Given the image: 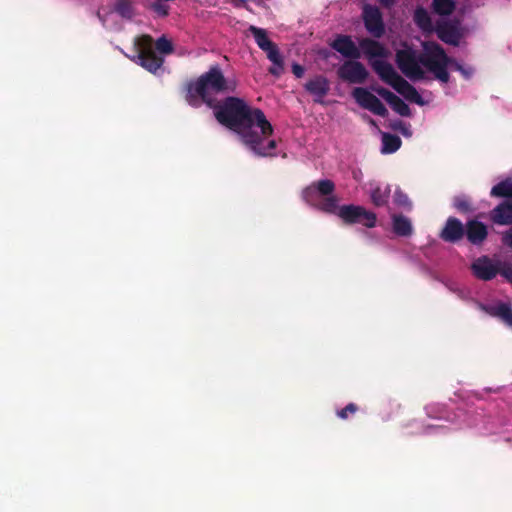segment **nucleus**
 Returning a JSON list of instances; mask_svg holds the SVG:
<instances>
[{
    "label": "nucleus",
    "instance_id": "1",
    "mask_svg": "<svg viewBox=\"0 0 512 512\" xmlns=\"http://www.w3.org/2000/svg\"><path fill=\"white\" fill-rule=\"evenodd\" d=\"M214 115L219 123L237 133L241 142L256 156L276 155L273 127L260 109L251 108L240 98L228 97L222 104L214 106Z\"/></svg>",
    "mask_w": 512,
    "mask_h": 512
},
{
    "label": "nucleus",
    "instance_id": "2",
    "mask_svg": "<svg viewBox=\"0 0 512 512\" xmlns=\"http://www.w3.org/2000/svg\"><path fill=\"white\" fill-rule=\"evenodd\" d=\"M422 52L404 46L396 53V62L402 73L412 81L424 79L430 72L442 83L449 81L448 67L462 74L465 79L473 75V68L464 66L448 57L444 49L435 42H424Z\"/></svg>",
    "mask_w": 512,
    "mask_h": 512
},
{
    "label": "nucleus",
    "instance_id": "3",
    "mask_svg": "<svg viewBox=\"0 0 512 512\" xmlns=\"http://www.w3.org/2000/svg\"><path fill=\"white\" fill-rule=\"evenodd\" d=\"M359 48L368 58L370 65L381 80L390 85L406 100L418 105L425 104L418 91L402 78L391 64L386 62L387 51L379 42L368 38L362 39L359 42Z\"/></svg>",
    "mask_w": 512,
    "mask_h": 512
},
{
    "label": "nucleus",
    "instance_id": "4",
    "mask_svg": "<svg viewBox=\"0 0 512 512\" xmlns=\"http://www.w3.org/2000/svg\"><path fill=\"white\" fill-rule=\"evenodd\" d=\"M236 88L237 81L226 79L221 68L213 65L197 81L188 86L186 99L191 106L197 107L201 102H205L212 107L219 94L234 92Z\"/></svg>",
    "mask_w": 512,
    "mask_h": 512
},
{
    "label": "nucleus",
    "instance_id": "5",
    "mask_svg": "<svg viewBox=\"0 0 512 512\" xmlns=\"http://www.w3.org/2000/svg\"><path fill=\"white\" fill-rule=\"evenodd\" d=\"M134 45L138 51L132 60L151 73H156L162 66L164 59L157 56L153 49V39L149 35L135 38Z\"/></svg>",
    "mask_w": 512,
    "mask_h": 512
},
{
    "label": "nucleus",
    "instance_id": "6",
    "mask_svg": "<svg viewBox=\"0 0 512 512\" xmlns=\"http://www.w3.org/2000/svg\"><path fill=\"white\" fill-rule=\"evenodd\" d=\"M119 15L123 19L130 20L134 16V8L131 2L127 0H117L113 8H100L97 12L99 20L106 28H113L116 24L115 15Z\"/></svg>",
    "mask_w": 512,
    "mask_h": 512
},
{
    "label": "nucleus",
    "instance_id": "7",
    "mask_svg": "<svg viewBox=\"0 0 512 512\" xmlns=\"http://www.w3.org/2000/svg\"><path fill=\"white\" fill-rule=\"evenodd\" d=\"M338 216L348 223H363L366 227H374L376 215L365 208L356 205L339 207Z\"/></svg>",
    "mask_w": 512,
    "mask_h": 512
},
{
    "label": "nucleus",
    "instance_id": "8",
    "mask_svg": "<svg viewBox=\"0 0 512 512\" xmlns=\"http://www.w3.org/2000/svg\"><path fill=\"white\" fill-rule=\"evenodd\" d=\"M435 31L439 39L453 46H458L465 34V29L458 20L439 22Z\"/></svg>",
    "mask_w": 512,
    "mask_h": 512
},
{
    "label": "nucleus",
    "instance_id": "9",
    "mask_svg": "<svg viewBox=\"0 0 512 512\" xmlns=\"http://www.w3.org/2000/svg\"><path fill=\"white\" fill-rule=\"evenodd\" d=\"M352 95L361 107L375 115L385 117L388 114L384 104L366 88L357 87L353 90Z\"/></svg>",
    "mask_w": 512,
    "mask_h": 512
},
{
    "label": "nucleus",
    "instance_id": "10",
    "mask_svg": "<svg viewBox=\"0 0 512 512\" xmlns=\"http://www.w3.org/2000/svg\"><path fill=\"white\" fill-rule=\"evenodd\" d=\"M499 260H493L488 256H481L471 265L473 274L480 280L488 281L499 273Z\"/></svg>",
    "mask_w": 512,
    "mask_h": 512
},
{
    "label": "nucleus",
    "instance_id": "11",
    "mask_svg": "<svg viewBox=\"0 0 512 512\" xmlns=\"http://www.w3.org/2000/svg\"><path fill=\"white\" fill-rule=\"evenodd\" d=\"M334 187V183L331 180H320L303 191V199L310 205H317L318 199L331 196V193L334 191Z\"/></svg>",
    "mask_w": 512,
    "mask_h": 512
},
{
    "label": "nucleus",
    "instance_id": "12",
    "mask_svg": "<svg viewBox=\"0 0 512 512\" xmlns=\"http://www.w3.org/2000/svg\"><path fill=\"white\" fill-rule=\"evenodd\" d=\"M338 75L342 80L350 83H363L368 73L362 63L347 61L338 69Z\"/></svg>",
    "mask_w": 512,
    "mask_h": 512
},
{
    "label": "nucleus",
    "instance_id": "13",
    "mask_svg": "<svg viewBox=\"0 0 512 512\" xmlns=\"http://www.w3.org/2000/svg\"><path fill=\"white\" fill-rule=\"evenodd\" d=\"M304 88L313 97L314 102L323 104L324 97L330 90V83L326 77L318 75L310 78Z\"/></svg>",
    "mask_w": 512,
    "mask_h": 512
},
{
    "label": "nucleus",
    "instance_id": "14",
    "mask_svg": "<svg viewBox=\"0 0 512 512\" xmlns=\"http://www.w3.org/2000/svg\"><path fill=\"white\" fill-rule=\"evenodd\" d=\"M365 27L375 37H380L384 26L380 10L375 6H366L363 11Z\"/></svg>",
    "mask_w": 512,
    "mask_h": 512
},
{
    "label": "nucleus",
    "instance_id": "15",
    "mask_svg": "<svg viewBox=\"0 0 512 512\" xmlns=\"http://www.w3.org/2000/svg\"><path fill=\"white\" fill-rule=\"evenodd\" d=\"M248 31L253 35L258 47L266 52L267 58L274 59L279 49L276 44L268 38L267 31L254 25H250Z\"/></svg>",
    "mask_w": 512,
    "mask_h": 512
},
{
    "label": "nucleus",
    "instance_id": "16",
    "mask_svg": "<svg viewBox=\"0 0 512 512\" xmlns=\"http://www.w3.org/2000/svg\"><path fill=\"white\" fill-rule=\"evenodd\" d=\"M332 48L346 58L358 59L361 55L359 47L350 36L346 35L337 36L332 43Z\"/></svg>",
    "mask_w": 512,
    "mask_h": 512
},
{
    "label": "nucleus",
    "instance_id": "17",
    "mask_svg": "<svg viewBox=\"0 0 512 512\" xmlns=\"http://www.w3.org/2000/svg\"><path fill=\"white\" fill-rule=\"evenodd\" d=\"M465 234L469 242L479 245L486 239L488 231L486 225L482 222L470 220L466 223Z\"/></svg>",
    "mask_w": 512,
    "mask_h": 512
},
{
    "label": "nucleus",
    "instance_id": "18",
    "mask_svg": "<svg viewBox=\"0 0 512 512\" xmlns=\"http://www.w3.org/2000/svg\"><path fill=\"white\" fill-rule=\"evenodd\" d=\"M491 220L498 225L512 224V200H504L497 205L490 215Z\"/></svg>",
    "mask_w": 512,
    "mask_h": 512
},
{
    "label": "nucleus",
    "instance_id": "19",
    "mask_svg": "<svg viewBox=\"0 0 512 512\" xmlns=\"http://www.w3.org/2000/svg\"><path fill=\"white\" fill-rule=\"evenodd\" d=\"M465 234V227L456 218H449L446 222L444 229L441 232V237L443 240L448 242H456L459 241L463 235Z\"/></svg>",
    "mask_w": 512,
    "mask_h": 512
},
{
    "label": "nucleus",
    "instance_id": "20",
    "mask_svg": "<svg viewBox=\"0 0 512 512\" xmlns=\"http://www.w3.org/2000/svg\"><path fill=\"white\" fill-rule=\"evenodd\" d=\"M492 316L499 317L503 322L512 327V309L507 303H498L483 307Z\"/></svg>",
    "mask_w": 512,
    "mask_h": 512
},
{
    "label": "nucleus",
    "instance_id": "21",
    "mask_svg": "<svg viewBox=\"0 0 512 512\" xmlns=\"http://www.w3.org/2000/svg\"><path fill=\"white\" fill-rule=\"evenodd\" d=\"M414 21L417 26L425 32H431L434 30V26L428 11L422 7H419L415 10Z\"/></svg>",
    "mask_w": 512,
    "mask_h": 512
},
{
    "label": "nucleus",
    "instance_id": "22",
    "mask_svg": "<svg viewBox=\"0 0 512 512\" xmlns=\"http://www.w3.org/2000/svg\"><path fill=\"white\" fill-rule=\"evenodd\" d=\"M401 145V140L398 136L389 133H382V148L381 152L390 154L396 152Z\"/></svg>",
    "mask_w": 512,
    "mask_h": 512
},
{
    "label": "nucleus",
    "instance_id": "23",
    "mask_svg": "<svg viewBox=\"0 0 512 512\" xmlns=\"http://www.w3.org/2000/svg\"><path fill=\"white\" fill-rule=\"evenodd\" d=\"M390 186L385 185L383 188L380 186L375 187L371 191V200L376 206H383L387 203L390 196Z\"/></svg>",
    "mask_w": 512,
    "mask_h": 512
},
{
    "label": "nucleus",
    "instance_id": "24",
    "mask_svg": "<svg viewBox=\"0 0 512 512\" xmlns=\"http://www.w3.org/2000/svg\"><path fill=\"white\" fill-rule=\"evenodd\" d=\"M394 232L400 236H408L412 232V225L408 218L404 216L393 217Z\"/></svg>",
    "mask_w": 512,
    "mask_h": 512
},
{
    "label": "nucleus",
    "instance_id": "25",
    "mask_svg": "<svg viewBox=\"0 0 512 512\" xmlns=\"http://www.w3.org/2000/svg\"><path fill=\"white\" fill-rule=\"evenodd\" d=\"M491 195L507 198L506 200H512V181L506 180L498 183L492 188Z\"/></svg>",
    "mask_w": 512,
    "mask_h": 512
},
{
    "label": "nucleus",
    "instance_id": "26",
    "mask_svg": "<svg viewBox=\"0 0 512 512\" xmlns=\"http://www.w3.org/2000/svg\"><path fill=\"white\" fill-rule=\"evenodd\" d=\"M432 7L437 14L446 16L453 12L455 3L453 0H433Z\"/></svg>",
    "mask_w": 512,
    "mask_h": 512
},
{
    "label": "nucleus",
    "instance_id": "27",
    "mask_svg": "<svg viewBox=\"0 0 512 512\" xmlns=\"http://www.w3.org/2000/svg\"><path fill=\"white\" fill-rule=\"evenodd\" d=\"M316 206L320 207V209L325 212L338 214L339 208L337 206V200L334 196H326L318 199V204Z\"/></svg>",
    "mask_w": 512,
    "mask_h": 512
},
{
    "label": "nucleus",
    "instance_id": "28",
    "mask_svg": "<svg viewBox=\"0 0 512 512\" xmlns=\"http://www.w3.org/2000/svg\"><path fill=\"white\" fill-rule=\"evenodd\" d=\"M389 105L401 116H410L411 114L409 106L396 95L394 96V99L389 102Z\"/></svg>",
    "mask_w": 512,
    "mask_h": 512
},
{
    "label": "nucleus",
    "instance_id": "29",
    "mask_svg": "<svg viewBox=\"0 0 512 512\" xmlns=\"http://www.w3.org/2000/svg\"><path fill=\"white\" fill-rule=\"evenodd\" d=\"M155 45L156 49L162 54H170L173 52V45L165 36L158 38Z\"/></svg>",
    "mask_w": 512,
    "mask_h": 512
},
{
    "label": "nucleus",
    "instance_id": "30",
    "mask_svg": "<svg viewBox=\"0 0 512 512\" xmlns=\"http://www.w3.org/2000/svg\"><path fill=\"white\" fill-rule=\"evenodd\" d=\"M273 66L269 69V72L275 76H280L283 72V59L280 52L276 53V57L274 59H269Z\"/></svg>",
    "mask_w": 512,
    "mask_h": 512
},
{
    "label": "nucleus",
    "instance_id": "31",
    "mask_svg": "<svg viewBox=\"0 0 512 512\" xmlns=\"http://www.w3.org/2000/svg\"><path fill=\"white\" fill-rule=\"evenodd\" d=\"M499 267V274L512 283V264L500 261Z\"/></svg>",
    "mask_w": 512,
    "mask_h": 512
},
{
    "label": "nucleus",
    "instance_id": "32",
    "mask_svg": "<svg viewBox=\"0 0 512 512\" xmlns=\"http://www.w3.org/2000/svg\"><path fill=\"white\" fill-rule=\"evenodd\" d=\"M394 201L397 205L399 206H402V207H410L411 206V203L407 197L406 194H404L401 190L397 189L395 191V195H394Z\"/></svg>",
    "mask_w": 512,
    "mask_h": 512
},
{
    "label": "nucleus",
    "instance_id": "33",
    "mask_svg": "<svg viewBox=\"0 0 512 512\" xmlns=\"http://www.w3.org/2000/svg\"><path fill=\"white\" fill-rule=\"evenodd\" d=\"M153 11L159 15V16H166L168 15L169 7L162 3V1L157 0L155 3L152 4Z\"/></svg>",
    "mask_w": 512,
    "mask_h": 512
},
{
    "label": "nucleus",
    "instance_id": "34",
    "mask_svg": "<svg viewBox=\"0 0 512 512\" xmlns=\"http://www.w3.org/2000/svg\"><path fill=\"white\" fill-rule=\"evenodd\" d=\"M376 92L379 96H381L388 104L394 99L395 94L385 88H378Z\"/></svg>",
    "mask_w": 512,
    "mask_h": 512
},
{
    "label": "nucleus",
    "instance_id": "35",
    "mask_svg": "<svg viewBox=\"0 0 512 512\" xmlns=\"http://www.w3.org/2000/svg\"><path fill=\"white\" fill-rule=\"evenodd\" d=\"M357 407L355 404H348L344 409L338 412V416L342 419L347 418V413H354Z\"/></svg>",
    "mask_w": 512,
    "mask_h": 512
},
{
    "label": "nucleus",
    "instance_id": "36",
    "mask_svg": "<svg viewBox=\"0 0 512 512\" xmlns=\"http://www.w3.org/2000/svg\"><path fill=\"white\" fill-rule=\"evenodd\" d=\"M502 242L504 245L512 249V228L502 234Z\"/></svg>",
    "mask_w": 512,
    "mask_h": 512
},
{
    "label": "nucleus",
    "instance_id": "37",
    "mask_svg": "<svg viewBox=\"0 0 512 512\" xmlns=\"http://www.w3.org/2000/svg\"><path fill=\"white\" fill-rule=\"evenodd\" d=\"M292 72L297 78H301L304 75L305 70L301 65L294 63L292 65Z\"/></svg>",
    "mask_w": 512,
    "mask_h": 512
},
{
    "label": "nucleus",
    "instance_id": "38",
    "mask_svg": "<svg viewBox=\"0 0 512 512\" xmlns=\"http://www.w3.org/2000/svg\"><path fill=\"white\" fill-rule=\"evenodd\" d=\"M455 207L459 210H467L468 209V203L464 200L457 199L455 201Z\"/></svg>",
    "mask_w": 512,
    "mask_h": 512
},
{
    "label": "nucleus",
    "instance_id": "39",
    "mask_svg": "<svg viewBox=\"0 0 512 512\" xmlns=\"http://www.w3.org/2000/svg\"><path fill=\"white\" fill-rule=\"evenodd\" d=\"M353 177L354 179H356L357 181H360L361 178H362V172L360 170H355L353 171Z\"/></svg>",
    "mask_w": 512,
    "mask_h": 512
},
{
    "label": "nucleus",
    "instance_id": "40",
    "mask_svg": "<svg viewBox=\"0 0 512 512\" xmlns=\"http://www.w3.org/2000/svg\"><path fill=\"white\" fill-rule=\"evenodd\" d=\"M369 123L373 126H376V122L371 118H369Z\"/></svg>",
    "mask_w": 512,
    "mask_h": 512
},
{
    "label": "nucleus",
    "instance_id": "41",
    "mask_svg": "<svg viewBox=\"0 0 512 512\" xmlns=\"http://www.w3.org/2000/svg\"><path fill=\"white\" fill-rule=\"evenodd\" d=\"M432 428H434V427L433 426H427V429H432ZM426 433H429V431L426 430Z\"/></svg>",
    "mask_w": 512,
    "mask_h": 512
},
{
    "label": "nucleus",
    "instance_id": "42",
    "mask_svg": "<svg viewBox=\"0 0 512 512\" xmlns=\"http://www.w3.org/2000/svg\"><path fill=\"white\" fill-rule=\"evenodd\" d=\"M402 132H403V134H405V135H408V134H409V133L407 132V130H403Z\"/></svg>",
    "mask_w": 512,
    "mask_h": 512
}]
</instances>
